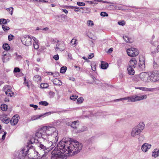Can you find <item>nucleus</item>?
<instances>
[{"label":"nucleus","mask_w":159,"mask_h":159,"mask_svg":"<svg viewBox=\"0 0 159 159\" xmlns=\"http://www.w3.org/2000/svg\"><path fill=\"white\" fill-rule=\"evenodd\" d=\"M47 74H48V75H53V76H54L55 75H59V73H55V74H53L52 72H47Z\"/></svg>","instance_id":"61"},{"label":"nucleus","mask_w":159,"mask_h":159,"mask_svg":"<svg viewBox=\"0 0 159 159\" xmlns=\"http://www.w3.org/2000/svg\"><path fill=\"white\" fill-rule=\"evenodd\" d=\"M101 67L103 69H106L108 67V63L103 61H101Z\"/></svg>","instance_id":"24"},{"label":"nucleus","mask_w":159,"mask_h":159,"mask_svg":"<svg viewBox=\"0 0 159 159\" xmlns=\"http://www.w3.org/2000/svg\"><path fill=\"white\" fill-rule=\"evenodd\" d=\"M0 107L2 111H5L7 109V106L5 104H2Z\"/></svg>","instance_id":"30"},{"label":"nucleus","mask_w":159,"mask_h":159,"mask_svg":"<svg viewBox=\"0 0 159 159\" xmlns=\"http://www.w3.org/2000/svg\"><path fill=\"white\" fill-rule=\"evenodd\" d=\"M155 51L156 52H159V45L157 46Z\"/></svg>","instance_id":"64"},{"label":"nucleus","mask_w":159,"mask_h":159,"mask_svg":"<svg viewBox=\"0 0 159 159\" xmlns=\"http://www.w3.org/2000/svg\"><path fill=\"white\" fill-rule=\"evenodd\" d=\"M87 129V127L85 126H83L80 129H79L78 130V133H80L81 132H83Z\"/></svg>","instance_id":"41"},{"label":"nucleus","mask_w":159,"mask_h":159,"mask_svg":"<svg viewBox=\"0 0 159 159\" xmlns=\"http://www.w3.org/2000/svg\"><path fill=\"white\" fill-rule=\"evenodd\" d=\"M30 149V147L27 146L22 147L18 153L17 157L20 159L23 158L28 154Z\"/></svg>","instance_id":"6"},{"label":"nucleus","mask_w":159,"mask_h":159,"mask_svg":"<svg viewBox=\"0 0 159 159\" xmlns=\"http://www.w3.org/2000/svg\"><path fill=\"white\" fill-rule=\"evenodd\" d=\"M77 4L79 6H84L85 5L84 2H77Z\"/></svg>","instance_id":"53"},{"label":"nucleus","mask_w":159,"mask_h":159,"mask_svg":"<svg viewBox=\"0 0 159 159\" xmlns=\"http://www.w3.org/2000/svg\"><path fill=\"white\" fill-rule=\"evenodd\" d=\"M6 9L9 12V13L12 15L13 13V10L14 8L12 7H10L8 8H7Z\"/></svg>","instance_id":"33"},{"label":"nucleus","mask_w":159,"mask_h":159,"mask_svg":"<svg viewBox=\"0 0 159 159\" xmlns=\"http://www.w3.org/2000/svg\"><path fill=\"white\" fill-rule=\"evenodd\" d=\"M7 93L8 94H6L7 96L11 97L12 96H14V93L12 92L11 90L8 93V92Z\"/></svg>","instance_id":"45"},{"label":"nucleus","mask_w":159,"mask_h":159,"mask_svg":"<svg viewBox=\"0 0 159 159\" xmlns=\"http://www.w3.org/2000/svg\"><path fill=\"white\" fill-rule=\"evenodd\" d=\"M145 127V124L143 122H140L136 126L134 127L132 129L131 135V136L135 137L139 135Z\"/></svg>","instance_id":"3"},{"label":"nucleus","mask_w":159,"mask_h":159,"mask_svg":"<svg viewBox=\"0 0 159 159\" xmlns=\"http://www.w3.org/2000/svg\"><path fill=\"white\" fill-rule=\"evenodd\" d=\"M74 11L75 12H80V10L79 8V7H75V9H74Z\"/></svg>","instance_id":"57"},{"label":"nucleus","mask_w":159,"mask_h":159,"mask_svg":"<svg viewBox=\"0 0 159 159\" xmlns=\"http://www.w3.org/2000/svg\"><path fill=\"white\" fill-rule=\"evenodd\" d=\"M65 44L63 41H57L55 48V50L56 51H62L65 49Z\"/></svg>","instance_id":"11"},{"label":"nucleus","mask_w":159,"mask_h":159,"mask_svg":"<svg viewBox=\"0 0 159 159\" xmlns=\"http://www.w3.org/2000/svg\"><path fill=\"white\" fill-rule=\"evenodd\" d=\"M32 39L34 42V43H38V40L35 37H33Z\"/></svg>","instance_id":"63"},{"label":"nucleus","mask_w":159,"mask_h":159,"mask_svg":"<svg viewBox=\"0 0 159 159\" xmlns=\"http://www.w3.org/2000/svg\"><path fill=\"white\" fill-rule=\"evenodd\" d=\"M37 143V146L39 148V149L40 150H42L43 151H44V152L47 153V152L45 151H48V150H47V148L46 146H45L43 145L41 143H39L38 142V143Z\"/></svg>","instance_id":"16"},{"label":"nucleus","mask_w":159,"mask_h":159,"mask_svg":"<svg viewBox=\"0 0 159 159\" xmlns=\"http://www.w3.org/2000/svg\"><path fill=\"white\" fill-rule=\"evenodd\" d=\"M151 147V145L147 143H144L142 146L141 149L144 152H146L148 149L150 148Z\"/></svg>","instance_id":"13"},{"label":"nucleus","mask_w":159,"mask_h":159,"mask_svg":"<svg viewBox=\"0 0 159 159\" xmlns=\"http://www.w3.org/2000/svg\"><path fill=\"white\" fill-rule=\"evenodd\" d=\"M87 2L89 4H97V1L96 0H94L93 1H87Z\"/></svg>","instance_id":"48"},{"label":"nucleus","mask_w":159,"mask_h":159,"mask_svg":"<svg viewBox=\"0 0 159 159\" xmlns=\"http://www.w3.org/2000/svg\"><path fill=\"white\" fill-rule=\"evenodd\" d=\"M2 89L3 91L5 92L6 94H7L8 92V93L11 90V87L9 85H5L4 86Z\"/></svg>","instance_id":"19"},{"label":"nucleus","mask_w":159,"mask_h":159,"mask_svg":"<svg viewBox=\"0 0 159 159\" xmlns=\"http://www.w3.org/2000/svg\"><path fill=\"white\" fill-rule=\"evenodd\" d=\"M30 107H33L34 108V109L35 110L36 109H37V108L38 107V106L37 105H34V104H30Z\"/></svg>","instance_id":"54"},{"label":"nucleus","mask_w":159,"mask_h":159,"mask_svg":"<svg viewBox=\"0 0 159 159\" xmlns=\"http://www.w3.org/2000/svg\"><path fill=\"white\" fill-rule=\"evenodd\" d=\"M77 40L75 38H73L71 41L70 43L73 47H75L77 44Z\"/></svg>","instance_id":"26"},{"label":"nucleus","mask_w":159,"mask_h":159,"mask_svg":"<svg viewBox=\"0 0 159 159\" xmlns=\"http://www.w3.org/2000/svg\"><path fill=\"white\" fill-rule=\"evenodd\" d=\"M67 70L66 66H62L60 69V72L61 73H64Z\"/></svg>","instance_id":"37"},{"label":"nucleus","mask_w":159,"mask_h":159,"mask_svg":"<svg viewBox=\"0 0 159 159\" xmlns=\"http://www.w3.org/2000/svg\"><path fill=\"white\" fill-rule=\"evenodd\" d=\"M127 70H128L129 74L131 75H134V70L133 67L131 66H129Z\"/></svg>","instance_id":"25"},{"label":"nucleus","mask_w":159,"mask_h":159,"mask_svg":"<svg viewBox=\"0 0 159 159\" xmlns=\"http://www.w3.org/2000/svg\"><path fill=\"white\" fill-rule=\"evenodd\" d=\"M128 55L132 57H136L139 54V52L138 50L135 48H131L127 50Z\"/></svg>","instance_id":"8"},{"label":"nucleus","mask_w":159,"mask_h":159,"mask_svg":"<svg viewBox=\"0 0 159 159\" xmlns=\"http://www.w3.org/2000/svg\"><path fill=\"white\" fill-rule=\"evenodd\" d=\"M79 122L78 121H74L72 122L71 125V127L75 129L76 127V123Z\"/></svg>","instance_id":"34"},{"label":"nucleus","mask_w":159,"mask_h":159,"mask_svg":"<svg viewBox=\"0 0 159 159\" xmlns=\"http://www.w3.org/2000/svg\"><path fill=\"white\" fill-rule=\"evenodd\" d=\"M84 99L82 97L79 98L77 100V102L78 103H80L83 102Z\"/></svg>","instance_id":"50"},{"label":"nucleus","mask_w":159,"mask_h":159,"mask_svg":"<svg viewBox=\"0 0 159 159\" xmlns=\"http://www.w3.org/2000/svg\"><path fill=\"white\" fill-rule=\"evenodd\" d=\"M94 56V55L93 53H91L88 56V58L89 59H90L92 58Z\"/></svg>","instance_id":"60"},{"label":"nucleus","mask_w":159,"mask_h":159,"mask_svg":"<svg viewBox=\"0 0 159 159\" xmlns=\"http://www.w3.org/2000/svg\"><path fill=\"white\" fill-rule=\"evenodd\" d=\"M136 89H138L142 90L143 91H146L147 88L145 87H135Z\"/></svg>","instance_id":"51"},{"label":"nucleus","mask_w":159,"mask_h":159,"mask_svg":"<svg viewBox=\"0 0 159 159\" xmlns=\"http://www.w3.org/2000/svg\"><path fill=\"white\" fill-rule=\"evenodd\" d=\"M2 121L6 124H8L10 121V119L9 118H3L2 119Z\"/></svg>","instance_id":"43"},{"label":"nucleus","mask_w":159,"mask_h":159,"mask_svg":"<svg viewBox=\"0 0 159 159\" xmlns=\"http://www.w3.org/2000/svg\"><path fill=\"white\" fill-rule=\"evenodd\" d=\"M145 139L144 136L143 134L139 135V137L138 138L139 141L140 142L143 141Z\"/></svg>","instance_id":"32"},{"label":"nucleus","mask_w":159,"mask_h":159,"mask_svg":"<svg viewBox=\"0 0 159 159\" xmlns=\"http://www.w3.org/2000/svg\"><path fill=\"white\" fill-rule=\"evenodd\" d=\"M2 47L6 51L8 50L10 48V46L7 43L4 44L3 45Z\"/></svg>","instance_id":"29"},{"label":"nucleus","mask_w":159,"mask_h":159,"mask_svg":"<svg viewBox=\"0 0 159 159\" xmlns=\"http://www.w3.org/2000/svg\"><path fill=\"white\" fill-rule=\"evenodd\" d=\"M82 146L78 142L73 140L71 141H60L57 144L56 149L57 153L65 156L73 155L77 154L82 149Z\"/></svg>","instance_id":"2"},{"label":"nucleus","mask_w":159,"mask_h":159,"mask_svg":"<svg viewBox=\"0 0 159 159\" xmlns=\"http://www.w3.org/2000/svg\"><path fill=\"white\" fill-rule=\"evenodd\" d=\"M139 78L141 80H152L153 79V75L151 73L150 74L147 72H142L140 74Z\"/></svg>","instance_id":"9"},{"label":"nucleus","mask_w":159,"mask_h":159,"mask_svg":"<svg viewBox=\"0 0 159 159\" xmlns=\"http://www.w3.org/2000/svg\"><path fill=\"white\" fill-rule=\"evenodd\" d=\"M38 79V80H41V77L38 75H36L34 77V79Z\"/></svg>","instance_id":"62"},{"label":"nucleus","mask_w":159,"mask_h":159,"mask_svg":"<svg viewBox=\"0 0 159 159\" xmlns=\"http://www.w3.org/2000/svg\"><path fill=\"white\" fill-rule=\"evenodd\" d=\"M125 24V23L123 20L121 21H119L118 22V25L122 26H123Z\"/></svg>","instance_id":"56"},{"label":"nucleus","mask_w":159,"mask_h":159,"mask_svg":"<svg viewBox=\"0 0 159 159\" xmlns=\"http://www.w3.org/2000/svg\"><path fill=\"white\" fill-rule=\"evenodd\" d=\"M39 104L40 105L45 106H47L48 105V103L45 101H42L40 102H39Z\"/></svg>","instance_id":"40"},{"label":"nucleus","mask_w":159,"mask_h":159,"mask_svg":"<svg viewBox=\"0 0 159 159\" xmlns=\"http://www.w3.org/2000/svg\"><path fill=\"white\" fill-rule=\"evenodd\" d=\"M2 58L3 62H6L9 61V57L7 54V52L6 51L3 52L2 54Z\"/></svg>","instance_id":"12"},{"label":"nucleus","mask_w":159,"mask_h":159,"mask_svg":"<svg viewBox=\"0 0 159 159\" xmlns=\"http://www.w3.org/2000/svg\"><path fill=\"white\" fill-rule=\"evenodd\" d=\"M21 39L22 43L26 46H29L32 44V39L29 36L22 37Z\"/></svg>","instance_id":"7"},{"label":"nucleus","mask_w":159,"mask_h":159,"mask_svg":"<svg viewBox=\"0 0 159 159\" xmlns=\"http://www.w3.org/2000/svg\"><path fill=\"white\" fill-rule=\"evenodd\" d=\"M53 83L55 85H61L62 84V82L61 80H52Z\"/></svg>","instance_id":"28"},{"label":"nucleus","mask_w":159,"mask_h":159,"mask_svg":"<svg viewBox=\"0 0 159 159\" xmlns=\"http://www.w3.org/2000/svg\"><path fill=\"white\" fill-rule=\"evenodd\" d=\"M39 139L50 142L52 144L50 148H52L56 145V143L58 140V131L54 127H43L33 135L30 139V142L32 144L38 143Z\"/></svg>","instance_id":"1"},{"label":"nucleus","mask_w":159,"mask_h":159,"mask_svg":"<svg viewBox=\"0 0 159 159\" xmlns=\"http://www.w3.org/2000/svg\"><path fill=\"white\" fill-rule=\"evenodd\" d=\"M48 86V84L47 83H42L40 84V87L41 88L43 89L46 88Z\"/></svg>","instance_id":"42"},{"label":"nucleus","mask_w":159,"mask_h":159,"mask_svg":"<svg viewBox=\"0 0 159 159\" xmlns=\"http://www.w3.org/2000/svg\"><path fill=\"white\" fill-rule=\"evenodd\" d=\"M100 15L102 16H107L108 14L106 12H102L101 13Z\"/></svg>","instance_id":"52"},{"label":"nucleus","mask_w":159,"mask_h":159,"mask_svg":"<svg viewBox=\"0 0 159 159\" xmlns=\"http://www.w3.org/2000/svg\"><path fill=\"white\" fill-rule=\"evenodd\" d=\"M2 28L3 30L5 32L7 31L10 29L9 27L5 25H2Z\"/></svg>","instance_id":"35"},{"label":"nucleus","mask_w":159,"mask_h":159,"mask_svg":"<svg viewBox=\"0 0 159 159\" xmlns=\"http://www.w3.org/2000/svg\"><path fill=\"white\" fill-rule=\"evenodd\" d=\"M123 38L124 39L127 43H132L133 42L132 39H130L127 36H123Z\"/></svg>","instance_id":"27"},{"label":"nucleus","mask_w":159,"mask_h":159,"mask_svg":"<svg viewBox=\"0 0 159 159\" xmlns=\"http://www.w3.org/2000/svg\"><path fill=\"white\" fill-rule=\"evenodd\" d=\"M24 84L25 85L27 86L29 88V86L30 85L31 83L30 82H29L28 80H24Z\"/></svg>","instance_id":"39"},{"label":"nucleus","mask_w":159,"mask_h":159,"mask_svg":"<svg viewBox=\"0 0 159 159\" xmlns=\"http://www.w3.org/2000/svg\"><path fill=\"white\" fill-rule=\"evenodd\" d=\"M20 69L18 67L15 68L13 70L14 73L17 77H19L22 75V74L21 73H19V74H16V73H18L20 72Z\"/></svg>","instance_id":"21"},{"label":"nucleus","mask_w":159,"mask_h":159,"mask_svg":"<svg viewBox=\"0 0 159 159\" xmlns=\"http://www.w3.org/2000/svg\"><path fill=\"white\" fill-rule=\"evenodd\" d=\"M157 89L156 88H147L146 91H152L153 89Z\"/></svg>","instance_id":"59"},{"label":"nucleus","mask_w":159,"mask_h":159,"mask_svg":"<svg viewBox=\"0 0 159 159\" xmlns=\"http://www.w3.org/2000/svg\"><path fill=\"white\" fill-rule=\"evenodd\" d=\"M87 25L88 26L92 27L94 25V23L91 20H88L87 21Z\"/></svg>","instance_id":"36"},{"label":"nucleus","mask_w":159,"mask_h":159,"mask_svg":"<svg viewBox=\"0 0 159 159\" xmlns=\"http://www.w3.org/2000/svg\"><path fill=\"white\" fill-rule=\"evenodd\" d=\"M114 4V5H112V6L113 7L116 9V10H120L121 9V7L118 5L117 4H114V3H113Z\"/></svg>","instance_id":"38"},{"label":"nucleus","mask_w":159,"mask_h":159,"mask_svg":"<svg viewBox=\"0 0 159 159\" xmlns=\"http://www.w3.org/2000/svg\"><path fill=\"white\" fill-rule=\"evenodd\" d=\"M91 67L92 70L93 71H95L96 70V64L94 63H91Z\"/></svg>","instance_id":"44"},{"label":"nucleus","mask_w":159,"mask_h":159,"mask_svg":"<svg viewBox=\"0 0 159 159\" xmlns=\"http://www.w3.org/2000/svg\"><path fill=\"white\" fill-rule=\"evenodd\" d=\"M7 24V21L6 19H0V24L2 25H5Z\"/></svg>","instance_id":"31"},{"label":"nucleus","mask_w":159,"mask_h":159,"mask_svg":"<svg viewBox=\"0 0 159 159\" xmlns=\"http://www.w3.org/2000/svg\"><path fill=\"white\" fill-rule=\"evenodd\" d=\"M19 117V116L17 115L14 116L10 121L11 125H15L17 124L18 122Z\"/></svg>","instance_id":"15"},{"label":"nucleus","mask_w":159,"mask_h":159,"mask_svg":"<svg viewBox=\"0 0 159 159\" xmlns=\"http://www.w3.org/2000/svg\"><path fill=\"white\" fill-rule=\"evenodd\" d=\"M14 55L15 57V59L18 61L21 60L23 58L21 54H18L17 52L15 53Z\"/></svg>","instance_id":"22"},{"label":"nucleus","mask_w":159,"mask_h":159,"mask_svg":"<svg viewBox=\"0 0 159 159\" xmlns=\"http://www.w3.org/2000/svg\"><path fill=\"white\" fill-rule=\"evenodd\" d=\"M129 66L135 68L136 66V61L134 58H133L130 60L129 62Z\"/></svg>","instance_id":"18"},{"label":"nucleus","mask_w":159,"mask_h":159,"mask_svg":"<svg viewBox=\"0 0 159 159\" xmlns=\"http://www.w3.org/2000/svg\"><path fill=\"white\" fill-rule=\"evenodd\" d=\"M139 60V66L140 67H141L142 69H144L145 68L144 59L143 58H140Z\"/></svg>","instance_id":"20"},{"label":"nucleus","mask_w":159,"mask_h":159,"mask_svg":"<svg viewBox=\"0 0 159 159\" xmlns=\"http://www.w3.org/2000/svg\"><path fill=\"white\" fill-rule=\"evenodd\" d=\"M85 11H84V12L85 13H89L91 12V9L88 7H85Z\"/></svg>","instance_id":"49"},{"label":"nucleus","mask_w":159,"mask_h":159,"mask_svg":"<svg viewBox=\"0 0 159 159\" xmlns=\"http://www.w3.org/2000/svg\"><path fill=\"white\" fill-rule=\"evenodd\" d=\"M13 37V36L11 34L9 35L8 37V40L9 41H11L12 40Z\"/></svg>","instance_id":"55"},{"label":"nucleus","mask_w":159,"mask_h":159,"mask_svg":"<svg viewBox=\"0 0 159 159\" xmlns=\"http://www.w3.org/2000/svg\"><path fill=\"white\" fill-rule=\"evenodd\" d=\"M28 157L30 158L34 159H39L43 157L44 154H39L38 152L35 151V149L33 146L30 147V149L28 154Z\"/></svg>","instance_id":"5"},{"label":"nucleus","mask_w":159,"mask_h":159,"mask_svg":"<svg viewBox=\"0 0 159 159\" xmlns=\"http://www.w3.org/2000/svg\"><path fill=\"white\" fill-rule=\"evenodd\" d=\"M53 58L56 60H58L59 59V57L58 55L57 54L54 55L53 57Z\"/></svg>","instance_id":"58"},{"label":"nucleus","mask_w":159,"mask_h":159,"mask_svg":"<svg viewBox=\"0 0 159 159\" xmlns=\"http://www.w3.org/2000/svg\"><path fill=\"white\" fill-rule=\"evenodd\" d=\"M52 155L51 159H59L60 156L61 155L60 154L57 153L56 149H54L52 153Z\"/></svg>","instance_id":"14"},{"label":"nucleus","mask_w":159,"mask_h":159,"mask_svg":"<svg viewBox=\"0 0 159 159\" xmlns=\"http://www.w3.org/2000/svg\"><path fill=\"white\" fill-rule=\"evenodd\" d=\"M78 96H76V95H72L70 96V99L73 100H75L77 99Z\"/></svg>","instance_id":"47"},{"label":"nucleus","mask_w":159,"mask_h":159,"mask_svg":"<svg viewBox=\"0 0 159 159\" xmlns=\"http://www.w3.org/2000/svg\"><path fill=\"white\" fill-rule=\"evenodd\" d=\"M147 95L145 94L141 96L135 95L122 98V100H127L128 102H134L146 99L147 98Z\"/></svg>","instance_id":"4"},{"label":"nucleus","mask_w":159,"mask_h":159,"mask_svg":"<svg viewBox=\"0 0 159 159\" xmlns=\"http://www.w3.org/2000/svg\"><path fill=\"white\" fill-rule=\"evenodd\" d=\"M37 143V146L39 148V149L40 150H42L43 151H44V152L47 153V152L45 151H48V150H47V148L46 146H45L43 145L41 143H39L38 142V143Z\"/></svg>","instance_id":"17"},{"label":"nucleus","mask_w":159,"mask_h":159,"mask_svg":"<svg viewBox=\"0 0 159 159\" xmlns=\"http://www.w3.org/2000/svg\"><path fill=\"white\" fill-rule=\"evenodd\" d=\"M152 156L154 157H157L159 156V150L157 149H155L152 152Z\"/></svg>","instance_id":"23"},{"label":"nucleus","mask_w":159,"mask_h":159,"mask_svg":"<svg viewBox=\"0 0 159 159\" xmlns=\"http://www.w3.org/2000/svg\"><path fill=\"white\" fill-rule=\"evenodd\" d=\"M53 113V112H49L41 114L40 115H33L31 116V120H34L38 119H40L41 118L44 117Z\"/></svg>","instance_id":"10"},{"label":"nucleus","mask_w":159,"mask_h":159,"mask_svg":"<svg viewBox=\"0 0 159 159\" xmlns=\"http://www.w3.org/2000/svg\"><path fill=\"white\" fill-rule=\"evenodd\" d=\"M33 45L34 49H38L39 48V45L38 44V43H33Z\"/></svg>","instance_id":"46"}]
</instances>
